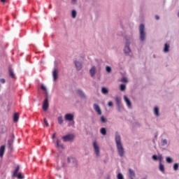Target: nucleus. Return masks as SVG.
<instances>
[{
  "label": "nucleus",
  "instance_id": "f257e3e1",
  "mask_svg": "<svg viewBox=\"0 0 179 179\" xmlns=\"http://www.w3.org/2000/svg\"><path fill=\"white\" fill-rule=\"evenodd\" d=\"M115 142L118 155L120 156V157H123L125 150H124V147H122V144L121 143V136L118 134V132L115 133Z\"/></svg>",
  "mask_w": 179,
  "mask_h": 179
},
{
  "label": "nucleus",
  "instance_id": "f03ea898",
  "mask_svg": "<svg viewBox=\"0 0 179 179\" xmlns=\"http://www.w3.org/2000/svg\"><path fill=\"white\" fill-rule=\"evenodd\" d=\"M139 31L141 41H145V39L146 38V33H145V25H143V24H140Z\"/></svg>",
  "mask_w": 179,
  "mask_h": 179
},
{
  "label": "nucleus",
  "instance_id": "7ed1b4c3",
  "mask_svg": "<svg viewBox=\"0 0 179 179\" xmlns=\"http://www.w3.org/2000/svg\"><path fill=\"white\" fill-rule=\"evenodd\" d=\"M75 136L73 134H68L62 137L64 142H69L70 141H73Z\"/></svg>",
  "mask_w": 179,
  "mask_h": 179
},
{
  "label": "nucleus",
  "instance_id": "20e7f679",
  "mask_svg": "<svg viewBox=\"0 0 179 179\" xmlns=\"http://www.w3.org/2000/svg\"><path fill=\"white\" fill-rule=\"evenodd\" d=\"M93 147H94L95 155L96 156H100V147H99V144H97V142L96 141L93 142Z\"/></svg>",
  "mask_w": 179,
  "mask_h": 179
},
{
  "label": "nucleus",
  "instance_id": "39448f33",
  "mask_svg": "<svg viewBox=\"0 0 179 179\" xmlns=\"http://www.w3.org/2000/svg\"><path fill=\"white\" fill-rule=\"evenodd\" d=\"M49 103H48V98H46L43 103V106H42V108L43 110V111H47V110H48V107H49Z\"/></svg>",
  "mask_w": 179,
  "mask_h": 179
},
{
  "label": "nucleus",
  "instance_id": "423d86ee",
  "mask_svg": "<svg viewBox=\"0 0 179 179\" xmlns=\"http://www.w3.org/2000/svg\"><path fill=\"white\" fill-rule=\"evenodd\" d=\"M115 101H116V104H117L118 110L120 111V108H121V107H122V106L121 105V98L120 96H116Z\"/></svg>",
  "mask_w": 179,
  "mask_h": 179
},
{
  "label": "nucleus",
  "instance_id": "0eeeda50",
  "mask_svg": "<svg viewBox=\"0 0 179 179\" xmlns=\"http://www.w3.org/2000/svg\"><path fill=\"white\" fill-rule=\"evenodd\" d=\"M124 100L127 107H129V108H131V107H132V103H131V100H129V99H128V96H127V95L124 96Z\"/></svg>",
  "mask_w": 179,
  "mask_h": 179
},
{
  "label": "nucleus",
  "instance_id": "6e6552de",
  "mask_svg": "<svg viewBox=\"0 0 179 179\" xmlns=\"http://www.w3.org/2000/svg\"><path fill=\"white\" fill-rule=\"evenodd\" d=\"M94 110H95L96 113H97L99 115H101V109L100 108V106L97 105V103L94 104Z\"/></svg>",
  "mask_w": 179,
  "mask_h": 179
},
{
  "label": "nucleus",
  "instance_id": "1a4fd4ad",
  "mask_svg": "<svg viewBox=\"0 0 179 179\" xmlns=\"http://www.w3.org/2000/svg\"><path fill=\"white\" fill-rule=\"evenodd\" d=\"M15 141V135L11 136V138L8 141V146L10 149H12V145H13V142Z\"/></svg>",
  "mask_w": 179,
  "mask_h": 179
},
{
  "label": "nucleus",
  "instance_id": "9d476101",
  "mask_svg": "<svg viewBox=\"0 0 179 179\" xmlns=\"http://www.w3.org/2000/svg\"><path fill=\"white\" fill-rule=\"evenodd\" d=\"M64 118L66 121H73V115L72 114H66Z\"/></svg>",
  "mask_w": 179,
  "mask_h": 179
},
{
  "label": "nucleus",
  "instance_id": "9b49d317",
  "mask_svg": "<svg viewBox=\"0 0 179 179\" xmlns=\"http://www.w3.org/2000/svg\"><path fill=\"white\" fill-rule=\"evenodd\" d=\"M124 52L125 54H129V52H131V49H129V43L128 42L125 44Z\"/></svg>",
  "mask_w": 179,
  "mask_h": 179
},
{
  "label": "nucleus",
  "instance_id": "f8f14e48",
  "mask_svg": "<svg viewBox=\"0 0 179 179\" xmlns=\"http://www.w3.org/2000/svg\"><path fill=\"white\" fill-rule=\"evenodd\" d=\"M53 80L55 82L58 79V70L55 69L52 72Z\"/></svg>",
  "mask_w": 179,
  "mask_h": 179
},
{
  "label": "nucleus",
  "instance_id": "ddd939ff",
  "mask_svg": "<svg viewBox=\"0 0 179 179\" xmlns=\"http://www.w3.org/2000/svg\"><path fill=\"white\" fill-rule=\"evenodd\" d=\"M90 73L92 78H93V76H94V75H96V66H92L91 68V69L90 70Z\"/></svg>",
  "mask_w": 179,
  "mask_h": 179
},
{
  "label": "nucleus",
  "instance_id": "4468645a",
  "mask_svg": "<svg viewBox=\"0 0 179 179\" xmlns=\"http://www.w3.org/2000/svg\"><path fill=\"white\" fill-rule=\"evenodd\" d=\"M75 65L77 71H80V69H82V63L79 62H75Z\"/></svg>",
  "mask_w": 179,
  "mask_h": 179
},
{
  "label": "nucleus",
  "instance_id": "2eb2a0df",
  "mask_svg": "<svg viewBox=\"0 0 179 179\" xmlns=\"http://www.w3.org/2000/svg\"><path fill=\"white\" fill-rule=\"evenodd\" d=\"M5 153V145H1L0 147V157H3Z\"/></svg>",
  "mask_w": 179,
  "mask_h": 179
},
{
  "label": "nucleus",
  "instance_id": "dca6fc26",
  "mask_svg": "<svg viewBox=\"0 0 179 179\" xmlns=\"http://www.w3.org/2000/svg\"><path fill=\"white\" fill-rule=\"evenodd\" d=\"M129 173L130 179L135 178V172H134V171H132V169H129Z\"/></svg>",
  "mask_w": 179,
  "mask_h": 179
},
{
  "label": "nucleus",
  "instance_id": "f3484780",
  "mask_svg": "<svg viewBox=\"0 0 179 179\" xmlns=\"http://www.w3.org/2000/svg\"><path fill=\"white\" fill-rule=\"evenodd\" d=\"M19 121V113H15L13 115V122H17Z\"/></svg>",
  "mask_w": 179,
  "mask_h": 179
},
{
  "label": "nucleus",
  "instance_id": "a211bd4d",
  "mask_svg": "<svg viewBox=\"0 0 179 179\" xmlns=\"http://www.w3.org/2000/svg\"><path fill=\"white\" fill-rule=\"evenodd\" d=\"M56 146H57V148H61V149H64V144L59 143V139H57L56 141Z\"/></svg>",
  "mask_w": 179,
  "mask_h": 179
},
{
  "label": "nucleus",
  "instance_id": "6ab92c4d",
  "mask_svg": "<svg viewBox=\"0 0 179 179\" xmlns=\"http://www.w3.org/2000/svg\"><path fill=\"white\" fill-rule=\"evenodd\" d=\"M9 75L10 78H13V79H15V73L13 72V70H12V69H9Z\"/></svg>",
  "mask_w": 179,
  "mask_h": 179
},
{
  "label": "nucleus",
  "instance_id": "aec40b11",
  "mask_svg": "<svg viewBox=\"0 0 179 179\" xmlns=\"http://www.w3.org/2000/svg\"><path fill=\"white\" fill-rule=\"evenodd\" d=\"M170 48V45L169 44L165 43L164 48V52H169V50Z\"/></svg>",
  "mask_w": 179,
  "mask_h": 179
},
{
  "label": "nucleus",
  "instance_id": "412c9836",
  "mask_svg": "<svg viewBox=\"0 0 179 179\" xmlns=\"http://www.w3.org/2000/svg\"><path fill=\"white\" fill-rule=\"evenodd\" d=\"M77 94H78L80 97H85V94L80 90H77Z\"/></svg>",
  "mask_w": 179,
  "mask_h": 179
},
{
  "label": "nucleus",
  "instance_id": "4be33fe9",
  "mask_svg": "<svg viewBox=\"0 0 179 179\" xmlns=\"http://www.w3.org/2000/svg\"><path fill=\"white\" fill-rule=\"evenodd\" d=\"M58 123L59 125H62L64 124V119L62 118V116H60L57 118Z\"/></svg>",
  "mask_w": 179,
  "mask_h": 179
},
{
  "label": "nucleus",
  "instance_id": "5701e85b",
  "mask_svg": "<svg viewBox=\"0 0 179 179\" xmlns=\"http://www.w3.org/2000/svg\"><path fill=\"white\" fill-rule=\"evenodd\" d=\"M100 132L103 136L107 135V131L106 130V128H101Z\"/></svg>",
  "mask_w": 179,
  "mask_h": 179
},
{
  "label": "nucleus",
  "instance_id": "b1692460",
  "mask_svg": "<svg viewBox=\"0 0 179 179\" xmlns=\"http://www.w3.org/2000/svg\"><path fill=\"white\" fill-rule=\"evenodd\" d=\"M20 167L17 166L14 173H13V177H16L17 176V173H19Z\"/></svg>",
  "mask_w": 179,
  "mask_h": 179
},
{
  "label": "nucleus",
  "instance_id": "393cba45",
  "mask_svg": "<svg viewBox=\"0 0 179 179\" xmlns=\"http://www.w3.org/2000/svg\"><path fill=\"white\" fill-rule=\"evenodd\" d=\"M101 92L103 94H108V90L106 87H102Z\"/></svg>",
  "mask_w": 179,
  "mask_h": 179
},
{
  "label": "nucleus",
  "instance_id": "a878e982",
  "mask_svg": "<svg viewBox=\"0 0 179 179\" xmlns=\"http://www.w3.org/2000/svg\"><path fill=\"white\" fill-rule=\"evenodd\" d=\"M154 113L157 117H159V108L155 107L154 109Z\"/></svg>",
  "mask_w": 179,
  "mask_h": 179
},
{
  "label": "nucleus",
  "instance_id": "bb28decb",
  "mask_svg": "<svg viewBox=\"0 0 179 179\" xmlns=\"http://www.w3.org/2000/svg\"><path fill=\"white\" fill-rule=\"evenodd\" d=\"M101 122L103 124H106V122H107V118H106L104 116H101Z\"/></svg>",
  "mask_w": 179,
  "mask_h": 179
},
{
  "label": "nucleus",
  "instance_id": "cd10ccee",
  "mask_svg": "<svg viewBox=\"0 0 179 179\" xmlns=\"http://www.w3.org/2000/svg\"><path fill=\"white\" fill-rule=\"evenodd\" d=\"M16 177H17L18 179H23L24 178V175L22 173H20Z\"/></svg>",
  "mask_w": 179,
  "mask_h": 179
},
{
  "label": "nucleus",
  "instance_id": "c85d7f7f",
  "mask_svg": "<svg viewBox=\"0 0 179 179\" xmlns=\"http://www.w3.org/2000/svg\"><path fill=\"white\" fill-rule=\"evenodd\" d=\"M71 16H72L73 19H75V17H76V10H72Z\"/></svg>",
  "mask_w": 179,
  "mask_h": 179
},
{
  "label": "nucleus",
  "instance_id": "c756f323",
  "mask_svg": "<svg viewBox=\"0 0 179 179\" xmlns=\"http://www.w3.org/2000/svg\"><path fill=\"white\" fill-rule=\"evenodd\" d=\"M127 89V87L125 86V85H120V90L121 92H124V90H125Z\"/></svg>",
  "mask_w": 179,
  "mask_h": 179
},
{
  "label": "nucleus",
  "instance_id": "7c9ffc66",
  "mask_svg": "<svg viewBox=\"0 0 179 179\" xmlns=\"http://www.w3.org/2000/svg\"><path fill=\"white\" fill-rule=\"evenodd\" d=\"M159 171H164V166L162 163H159Z\"/></svg>",
  "mask_w": 179,
  "mask_h": 179
},
{
  "label": "nucleus",
  "instance_id": "2f4dec72",
  "mask_svg": "<svg viewBox=\"0 0 179 179\" xmlns=\"http://www.w3.org/2000/svg\"><path fill=\"white\" fill-rule=\"evenodd\" d=\"M43 122L46 127H49L50 124H48V121H47V118L43 119Z\"/></svg>",
  "mask_w": 179,
  "mask_h": 179
},
{
  "label": "nucleus",
  "instance_id": "473e14b6",
  "mask_svg": "<svg viewBox=\"0 0 179 179\" xmlns=\"http://www.w3.org/2000/svg\"><path fill=\"white\" fill-rule=\"evenodd\" d=\"M166 162H167V163H173V159L171 157H167Z\"/></svg>",
  "mask_w": 179,
  "mask_h": 179
},
{
  "label": "nucleus",
  "instance_id": "72a5a7b5",
  "mask_svg": "<svg viewBox=\"0 0 179 179\" xmlns=\"http://www.w3.org/2000/svg\"><path fill=\"white\" fill-rule=\"evenodd\" d=\"M106 72H108V73H110V72H111V67L107 66L106 67Z\"/></svg>",
  "mask_w": 179,
  "mask_h": 179
},
{
  "label": "nucleus",
  "instance_id": "f704fd0d",
  "mask_svg": "<svg viewBox=\"0 0 179 179\" xmlns=\"http://www.w3.org/2000/svg\"><path fill=\"white\" fill-rule=\"evenodd\" d=\"M122 82H123V83H128V79H127L125 77H123L122 78Z\"/></svg>",
  "mask_w": 179,
  "mask_h": 179
},
{
  "label": "nucleus",
  "instance_id": "c9c22d12",
  "mask_svg": "<svg viewBox=\"0 0 179 179\" xmlns=\"http://www.w3.org/2000/svg\"><path fill=\"white\" fill-rule=\"evenodd\" d=\"M157 160H159V163H162V160H163V156H162V155H158Z\"/></svg>",
  "mask_w": 179,
  "mask_h": 179
},
{
  "label": "nucleus",
  "instance_id": "e433bc0d",
  "mask_svg": "<svg viewBox=\"0 0 179 179\" xmlns=\"http://www.w3.org/2000/svg\"><path fill=\"white\" fill-rule=\"evenodd\" d=\"M173 170H175V171H177V170H178V164H175L173 165Z\"/></svg>",
  "mask_w": 179,
  "mask_h": 179
},
{
  "label": "nucleus",
  "instance_id": "4c0bfd02",
  "mask_svg": "<svg viewBox=\"0 0 179 179\" xmlns=\"http://www.w3.org/2000/svg\"><path fill=\"white\" fill-rule=\"evenodd\" d=\"M117 179H124V176L121 173L117 174Z\"/></svg>",
  "mask_w": 179,
  "mask_h": 179
},
{
  "label": "nucleus",
  "instance_id": "58836bf2",
  "mask_svg": "<svg viewBox=\"0 0 179 179\" xmlns=\"http://www.w3.org/2000/svg\"><path fill=\"white\" fill-rule=\"evenodd\" d=\"M41 89L42 90H43L44 92H45V91L47 90V88H46L45 86H44L43 85H42L41 86Z\"/></svg>",
  "mask_w": 179,
  "mask_h": 179
},
{
  "label": "nucleus",
  "instance_id": "ea45409f",
  "mask_svg": "<svg viewBox=\"0 0 179 179\" xmlns=\"http://www.w3.org/2000/svg\"><path fill=\"white\" fill-rule=\"evenodd\" d=\"M152 159H153L154 160L156 161V160H157L158 157L157 155H152Z\"/></svg>",
  "mask_w": 179,
  "mask_h": 179
},
{
  "label": "nucleus",
  "instance_id": "a19ab883",
  "mask_svg": "<svg viewBox=\"0 0 179 179\" xmlns=\"http://www.w3.org/2000/svg\"><path fill=\"white\" fill-rule=\"evenodd\" d=\"M108 106L109 107H113V102H112V101L108 102Z\"/></svg>",
  "mask_w": 179,
  "mask_h": 179
},
{
  "label": "nucleus",
  "instance_id": "79ce46f5",
  "mask_svg": "<svg viewBox=\"0 0 179 179\" xmlns=\"http://www.w3.org/2000/svg\"><path fill=\"white\" fill-rule=\"evenodd\" d=\"M0 82H1V83H5L6 80L4 78H1Z\"/></svg>",
  "mask_w": 179,
  "mask_h": 179
},
{
  "label": "nucleus",
  "instance_id": "37998d69",
  "mask_svg": "<svg viewBox=\"0 0 179 179\" xmlns=\"http://www.w3.org/2000/svg\"><path fill=\"white\" fill-rule=\"evenodd\" d=\"M1 2H2L3 3H6V2H8V0H0Z\"/></svg>",
  "mask_w": 179,
  "mask_h": 179
},
{
  "label": "nucleus",
  "instance_id": "c03bdc74",
  "mask_svg": "<svg viewBox=\"0 0 179 179\" xmlns=\"http://www.w3.org/2000/svg\"><path fill=\"white\" fill-rule=\"evenodd\" d=\"M155 19H156V20H159V19H160V17H159V15H155Z\"/></svg>",
  "mask_w": 179,
  "mask_h": 179
},
{
  "label": "nucleus",
  "instance_id": "a18cd8bd",
  "mask_svg": "<svg viewBox=\"0 0 179 179\" xmlns=\"http://www.w3.org/2000/svg\"><path fill=\"white\" fill-rule=\"evenodd\" d=\"M56 135H57L56 133H54V134H52V139H54V138H55Z\"/></svg>",
  "mask_w": 179,
  "mask_h": 179
},
{
  "label": "nucleus",
  "instance_id": "49530a36",
  "mask_svg": "<svg viewBox=\"0 0 179 179\" xmlns=\"http://www.w3.org/2000/svg\"><path fill=\"white\" fill-rule=\"evenodd\" d=\"M67 162H68V163H71V158H68Z\"/></svg>",
  "mask_w": 179,
  "mask_h": 179
},
{
  "label": "nucleus",
  "instance_id": "de8ad7c7",
  "mask_svg": "<svg viewBox=\"0 0 179 179\" xmlns=\"http://www.w3.org/2000/svg\"><path fill=\"white\" fill-rule=\"evenodd\" d=\"M76 0H72V2H76Z\"/></svg>",
  "mask_w": 179,
  "mask_h": 179
},
{
  "label": "nucleus",
  "instance_id": "09e8293b",
  "mask_svg": "<svg viewBox=\"0 0 179 179\" xmlns=\"http://www.w3.org/2000/svg\"><path fill=\"white\" fill-rule=\"evenodd\" d=\"M164 143H166V140H164Z\"/></svg>",
  "mask_w": 179,
  "mask_h": 179
},
{
  "label": "nucleus",
  "instance_id": "8fccbe9b",
  "mask_svg": "<svg viewBox=\"0 0 179 179\" xmlns=\"http://www.w3.org/2000/svg\"><path fill=\"white\" fill-rule=\"evenodd\" d=\"M164 143H166V140H164Z\"/></svg>",
  "mask_w": 179,
  "mask_h": 179
}]
</instances>
